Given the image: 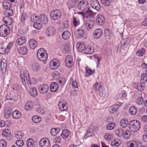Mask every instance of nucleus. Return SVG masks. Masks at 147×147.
<instances>
[{"instance_id":"f257e3e1","label":"nucleus","mask_w":147,"mask_h":147,"mask_svg":"<svg viewBox=\"0 0 147 147\" xmlns=\"http://www.w3.org/2000/svg\"><path fill=\"white\" fill-rule=\"evenodd\" d=\"M128 127L131 131L133 132H136L140 129L141 124L138 120L134 119L131 120L129 123Z\"/></svg>"},{"instance_id":"f03ea898","label":"nucleus","mask_w":147,"mask_h":147,"mask_svg":"<svg viewBox=\"0 0 147 147\" xmlns=\"http://www.w3.org/2000/svg\"><path fill=\"white\" fill-rule=\"evenodd\" d=\"M20 76L21 78L22 83L23 85L25 86L26 85V81L27 83L30 84H32L31 81L30 80L28 72L27 71H23L20 70Z\"/></svg>"},{"instance_id":"7ed1b4c3","label":"nucleus","mask_w":147,"mask_h":147,"mask_svg":"<svg viewBox=\"0 0 147 147\" xmlns=\"http://www.w3.org/2000/svg\"><path fill=\"white\" fill-rule=\"evenodd\" d=\"M2 5L3 7L5 9L6 11L5 14L9 16H12L13 14V10L10 9L11 6V3L8 1H5L3 3Z\"/></svg>"},{"instance_id":"20e7f679","label":"nucleus","mask_w":147,"mask_h":147,"mask_svg":"<svg viewBox=\"0 0 147 147\" xmlns=\"http://www.w3.org/2000/svg\"><path fill=\"white\" fill-rule=\"evenodd\" d=\"M10 28L6 25L3 24L0 27V36L2 37H5L10 33Z\"/></svg>"},{"instance_id":"39448f33","label":"nucleus","mask_w":147,"mask_h":147,"mask_svg":"<svg viewBox=\"0 0 147 147\" xmlns=\"http://www.w3.org/2000/svg\"><path fill=\"white\" fill-rule=\"evenodd\" d=\"M94 21L87 20L84 22L82 27L87 30L89 31L94 28Z\"/></svg>"},{"instance_id":"423d86ee","label":"nucleus","mask_w":147,"mask_h":147,"mask_svg":"<svg viewBox=\"0 0 147 147\" xmlns=\"http://www.w3.org/2000/svg\"><path fill=\"white\" fill-rule=\"evenodd\" d=\"M61 16V11L58 10H55L51 11L50 13L51 18L53 20H56L60 18Z\"/></svg>"},{"instance_id":"0eeeda50","label":"nucleus","mask_w":147,"mask_h":147,"mask_svg":"<svg viewBox=\"0 0 147 147\" xmlns=\"http://www.w3.org/2000/svg\"><path fill=\"white\" fill-rule=\"evenodd\" d=\"M78 5V8L82 11H84L88 7L89 4L86 0H83L80 1Z\"/></svg>"},{"instance_id":"6e6552de","label":"nucleus","mask_w":147,"mask_h":147,"mask_svg":"<svg viewBox=\"0 0 147 147\" xmlns=\"http://www.w3.org/2000/svg\"><path fill=\"white\" fill-rule=\"evenodd\" d=\"M60 63L59 60L57 59L51 60L49 63V66L51 69H57L60 66Z\"/></svg>"},{"instance_id":"1a4fd4ad","label":"nucleus","mask_w":147,"mask_h":147,"mask_svg":"<svg viewBox=\"0 0 147 147\" xmlns=\"http://www.w3.org/2000/svg\"><path fill=\"white\" fill-rule=\"evenodd\" d=\"M13 42H9L6 49L2 47L0 50V54L3 55L7 54L11 48L13 47Z\"/></svg>"},{"instance_id":"9d476101","label":"nucleus","mask_w":147,"mask_h":147,"mask_svg":"<svg viewBox=\"0 0 147 147\" xmlns=\"http://www.w3.org/2000/svg\"><path fill=\"white\" fill-rule=\"evenodd\" d=\"M90 5L93 9L97 11H99L100 9V6L99 2L97 0H92Z\"/></svg>"},{"instance_id":"9b49d317","label":"nucleus","mask_w":147,"mask_h":147,"mask_svg":"<svg viewBox=\"0 0 147 147\" xmlns=\"http://www.w3.org/2000/svg\"><path fill=\"white\" fill-rule=\"evenodd\" d=\"M105 20L104 16L102 14L97 15L96 18V23L100 25H102L104 24Z\"/></svg>"},{"instance_id":"f8f14e48","label":"nucleus","mask_w":147,"mask_h":147,"mask_svg":"<svg viewBox=\"0 0 147 147\" xmlns=\"http://www.w3.org/2000/svg\"><path fill=\"white\" fill-rule=\"evenodd\" d=\"M49 86L47 84L40 85L38 87L40 92L42 94H45L49 90Z\"/></svg>"},{"instance_id":"ddd939ff","label":"nucleus","mask_w":147,"mask_h":147,"mask_svg":"<svg viewBox=\"0 0 147 147\" xmlns=\"http://www.w3.org/2000/svg\"><path fill=\"white\" fill-rule=\"evenodd\" d=\"M102 33V31L101 29L98 28L94 31L93 37L95 39H98L101 36Z\"/></svg>"},{"instance_id":"4468645a","label":"nucleus","mask_w":147,"mask_h":147,"mask_svg":"<svg viewBox=\"0 0 147 147\" xmlns=\"http://www.w3.org/2000/svg\"><path fill=\"white\" fill-rule=\"evenodd\" d=\"M67 102L66 101L62 100L61 101L58 105L59 108L62 111H66L67 109L66 106Z\"/></svg>"},{"instance_id":"2eb2a0df","label":"nucleus","mask_w":147,"mask_h":147,"mask_svg":"<svg viewBox=\"0 0 147 147\" xmlns=\"http://www.w3.org/2000/svg\"><path fill=\"white\" fill-rule=\"evenodd\" d=\"M7 66L6 61L5 59L2 60L1 61V70L3 73H5L6 72L7 67Z\"/></svg>"},{"instance_id":"dca6fc26","label":"nucleus","mask_w":147,"mask_h":147,"mask_svg":"<svg viewBox=\"0 0 147 147\" xmlns=\"http://www.w3.org/2000/svg\"><path fill=\"white\" fill-rule=\"evenodd\" d=\"M40 21L44 24H47L48 22L47 17L44 14L40 15L39 17Z\"/></svg>"},{"instance_id":"f3484780","label":"nucleus","mask_w":147,"mask_h":147,"mask_svg":"<svg viewBox=\"0 0 147 147\" xmlns=\"http://www.w3.org/2000/svg\"><path fill=\"white\" fill-rule=\"evenodd\" d=\"M26 39L24 36H21L17 39L16 43L19 46L22 45L25 43Z\"/></svg>"},{"instance_id":"a211bd4d","label":"nucleus","mask_w":147,"mask_h":147,"mask_svg":"<svg viewBox=\"0 0 147 147\" xmlns=\"http://www.w3.org/2000/svg\"><path fill=\"white\" fill-rule=\"evenodd\" d=\"M12 110L9 107H6L4 111V117L6 119H8L9 118L11 115V113Z\"/></svg>"},{"instance_id":"6ab92c4d","label":"nucleus","mask_w":147,"mask_h":147,"mask_svg":"<svg viewBox=\"0 0 147 147\" xmlns=\"http://www.w3.org/2000/svg\"><path fill=\"white\" fill-rule=\"evenodd\" d=\"M76 35L78 38H82L84 37V32L83 30L78 29L76 32Z\"/></svg>"},{"instance_id":"aec40b11","label":"nucleus","mask_w":147,"mask_h":147,"mask_svg":"<svg viewBox=\"0 0 147 147\" xmlns=\"http://www.w3.org/2000/svg\"><path fill=\"white\" fill-rule=\"evenodd\" d=\"M134 86L135 88L139 91L144 90L145 88L144 84L143 83H138L136 84H135Z\"/></svg>"},{"instance_id":"412c9836","label":"nucleus","mask_w":147,"mask_h":147,"mask_svg":"<svg viewBox=\"0 0 147 147\" xmlns=\"http://www.w3.org/2000/svg\"><path fill=\"white\" fill-rule=\"evenodd\" d=\"M9 16L6 15L3 18V20L6 24L9 25H11L12 23L13 20L11 18L9 17Z\"/></svg>"},{"instance_id":"4be33fe9","label":"nucleus","mask_w":147,"mask_h":147,"mask_svg":"<svg viewBox=\"0 0 147 147\" xmlns=\"http://www.w3.org/2000/svg\"><path fill=\"white\" fill-rule=\"evenodd\" d=\"M55 29L53 27H50L47 28L46 33L48 36H52L55 33Z\"/></svg>"},{"instance_id":"5701e85b","label":"nucleus","mask_w":147,"mask_h":147,"mask_svg":"<svg viewBox=\"0 0 147 147\" xmlns=\"http://www.w3.org/2000/svg\"><path fill=\"white\" fill-rule=\"evenodd\" d=\"M59 88L58 84L56 82H53L51 83L50 86L51 90L53 92H56Z\"/></svg>"},{"instance_id":"b1692460","label":"nucleus","mask_w":147,"mask_h":147,"mask_svg":"<svg viewBox=\"0 0 147 147\" xmlns=\"http://www.w3.org/2000/svg\"><path fill=\"white\" fill-rule=\"evenodd\" d=\"M76 47L77 51L79 52H82L85 50V45L83 43L80 42L77 45Z\"/></svg>"},{"instance_id":"393cba45","label":"nucleus","mask_w":147,"mask_h":147,"mask_svg":"<svg viewBox=\"0 0 147 147\" xmlns=\"http://www.w3.org/2000/svg\"><path fill=\"white\" fill-rule=\"evenodd\" d=\"M29 43L30 47L32 49H35L37 46V42L36 40L34 39H32L30 40Z\"/></svg>"},{"instance_id":"a878e982","label":"nucleus","mask_w":147,"mask_h":147,"mask_svg":"<svg viewBox=\"0 0 147 147\" xmlns=\"http://www.w3.org/2000/svg\"><path fill=\"white\" fill-rule=\"evenodd\" d=\"M18 51L20 54L23 55H26L28 52L27 49L25 46L21 47L19 48Z\"/></svg>"},{"instance_id":"bb28decb","label":"nucleus","mask_w":147,"mask_h":147,"mask_svg":"<svg viewBox=\"0 0 147 147\" xmlns=\"http://www.w3.org/2000/svg\"><path fill=\"white\" fill-rule=\"evenodd\" d=\"M94 49L93 47H91L90 46L88 45L85 49L84 51L86 54H91L94 52Z\"/></svg>"},{"instance_id":"cd10ccee","label":"nucleus","mask_w":147,"mask_h":147,"mask_svg":"<svg viewBox=\"0 0 147 147\" xmlns=\"http://www.w3.org/2000/svg\"><path fill=\"white\" fill-rule=\"evenodd\" d=\"M121 144V141L119 139H113L111 143L112 146L118 147Z\"/></svg>"},{"instance_id":"c85d7f7f","label":"nucleus","mask_w":147,"mask_h":147,"mask_svg":"<svg viewBox=\"0 0 147 147\" xmlns=\"http://www.w3.org/2000/svg\"><path fill=\"white\" fill-rule=\"evenodd\" d=\"M33 106V104L31 100L28 101L25 106V109L27 110H31Z\"/></svg>"},{"instance_id":"c756f323","label":"nucleus","mask_w":147,"mask_h":147,"mask_svg":"<svg viewBox=\"0 0 147 147\" xmlns=\"http://www.w3.org/2000/svg\"><path fill=\"white\" fill-rule=\"evenodd\" d=\"M115 0H100L101 3L104 5L107 6L110 5L111 3L114 2Z\"/></svg>"},{"instance_id":"7c9ffc66","label":"nucleus","mask_w":147,"mask_h":147,"mask_svg":"<svg viewBox=\"0 0 147 147\" xmlns=\"http://www.w3.org/2000/svg\"><path fill=\"white\" fill-rule=\"evenodd\" d=\"M129 111L131 115H134L137 112V109L134 106H132L129 108Z\"/></svg>"},{"instance_id":"2f4dec72","label":"nucleus","mask_w":147,"mask_h":147,"mask_svg":"<svg viewBox=\"0 0 147 147\" xmlns=\"http://www.w3.org/2000/svg\"><path fill=\"white\" fill-rule=\"evenodd\" d=\"M129 124L128 120L127 119H122L120 122L121 126L123 128L126 127L128 125H129Z\"/></svg>"},{"instance_id":"473e14b6","label":"nucleus","mask_w":147,"mask_h":147,"mask_svg":"<svg viewBox=\"0 0 147 147\" xmlns=\"http://www.w3.org/2000/svg\"><path fill=\"white\" fill-rule=\"evenodd\" d=\"M12 116L14 119H19L21 117V113L18 111H15L12 113Z\"/></svg>"},{"instance_id":"72a5a7b5","label":"nucleus","mask_w":147,"mask_h":147,"mask_svg":"<svg viewBox=\"0 0 147 147\" xmlns=\"http://www.w3.org/2000/svg\"><path fill=\"white\" fill-rule=\"evenodd\" d=\"M29 92L31 95L33 97L36 96L38 94L36 88L35 87L30 88Z\"/></svg>"},{"instance_id":"f704fd0d","label":"nucleus","mask_w":147,"mask_h":147,"mask_svg":"<svg viewBox=\"0 0 147 147\" xmlns=\"http://www.w3.org/2000/svg\"><path fill=\"white\" fill-rule=\"evenodd\" d=\"M52 76L54 79L57 80L60 78V74L58 71H55L52 73Z\"/></svg>"},{"instance_id":"c9c22d12","label":"nucleus","mask_w":147,"mask_h":147,"mask_svg":"<svg viewBox=\"0 0 147 147\" xmlns=\"http://www.w3.org/2000/svg\"><path fill=\"white\" fill-rule=\"evenodd\" d=\"M60 131V129L59 128H52L51 131V133L52 136H56Z\"/></svg>"},{"instance_id":"e433bc0d","label":"nucleus","mask_w":147,"mask_h":147,"mask_svg":"<svg viewBox=\"0 0 147 147\" xmlns=\"http://www.w3.org/2000/svg\"><path fill=\"white\" fill-rule=\"evenodd\" d=\"M71 34L69 32L67 31H65L62 34V37L63 39L65 40L68 39L70 37Z\"/></svg>"},{"instance_id":"4c0bfd02","label":"nucleus","mask_w":147,"mask_h":147,"mask_svg":"<svg viewBox=\"0 0 147 147\" xmlns=\"http://www.w3.org/2000/svg\"><path fill=\"white\" fill-rule=\"evenodd\" d=\"M32 120L33 121L36 123H40L42 120L41 117L38 115L33 116L32 118Z\"/></svg>"},{"instance_id":"58836bf2","label":"nucleus","mask_w":147,"mask_h":147,"mask_svg":"<svg viewBox=\"0 0 147 147\" xmlns=\"http://www.w3.org/2000/svg\"><path fill=\"white\" fill-rule=\"evenodd\" d=\"M47 55L46 51L43 48H40L38 51L37 55Z\"/></svg>"},{"instance_id":"ea45409f","label":"nucleus","mask_w":147,"mask_h":147,"mask_svg":"<svg viewBox=\"0 0 147 147\" xmlns=\"http://www.w3.org/2000/svg\"><path fill=\"white\" fill-rule=\"evenodd\" d=\"M143 102L144 100L141 94H139L138 97L136 101L137 104L138 105H140L143 103Z\"/></svg>"},{"instance_id":"a19ab883","label":"nucleus","mask_w":147,"mask_h":147,"mask_svg":"<svg viewBox=\"0 0 147 147\" xmlns=\"http://www.w3.org/2000/svg\"><path fill=\"white\" fill-rule=\"evenodd\" d=\"M24 136L22 131H19L16 132L15 134V137L17 138L21 139Z\"/></svg>"},{"instance_id":"79ce46f5","label":"nucleus","mask_w":147,"mask_h":147,"mask_svg":"<svg viewBox=\"0 0 147 147\" xmlns=\"http://www.w3.org/2000/svg\"><path fill=\"white\" fill-rule=\"evenodd\" d=\"M93 88L94 90H98L100 92V90L102 89V86L100 82H96L93 85Z\"/></svg>"},{"instance_id":"37998d69","label":"nucleus","mask_w":147,"mask_h":147,"mask_svg":"<svg viewBox=\"0 0 147 147\" xmlns=\"http://www.w3.org/2000/svg\"><path fill=\"white\" fill-rule=\"evenodd\" d=\"M119 107L118 105L112 106L109 108V111L112 113H114L116 111Z\"/></svg>"},{"instance_id":"c03bdc74","label":"nucleus","mask_w":147,"mask_h":147,"mask_svg":"<svg viewBox=\"0 0 147 147\" xmlns=\"http://www.w3.org/2000/svg\"><path fill=\"white\" fill-rule=\"evenodd\" d=\"M105 36L106 38L109 39L111 38V34L109 30L108 29H105L104 31Z\"/></svg>"},{"instance_id":"a18cd8bd","label":"nucleus","mask_w":147,"mask_h":147,"mask_svg":"<svg viewBox=\"0 0 147 147\" xmlns=\"http://www.w3.org/2000/svg\"><path fill=\"white\" fill-rule=\"evenodd\" d=\"M28 18V14L26 13H23L21 16V22L24 24L26 20Z\"/></svg>"},{"instance_id":"49530a36","label":"nucleus","mask_w":147,"mask_h":147,"mask_svg":"<svg viewBox=\"0 0 147 147\" xmlns=\"http://www.w3.org/2000/svg\"><path fill=\"white\" fill-rule=\"evenodd\" d=\"M131 133L130 131L127 130L123 133V136L125 139L129 138L131 136Z\"/></svg>"},{"instance_id":"de8ad7c7","label":"nucleus","mask_w":147,"mask_h":147,"mask_svg":"<svg viewBox=\"0 0 147 147\" xmlns=\"http://www.w3.org/2000/svg\"><path fill=\"white\" fill-rule=\"evenodd\" d=\"M85 18H90L92 17L93 15V13L91 10L88 9L85 12Z\"/></svg>"},{"instance_id":"09e8293b","label":"nucleus","mask_w":147,"mask_h":147,"mask_svg":"<svg viewBox=\"0 0 147 147\" xmlns=\"http://www.w3.org/2000/svg\"><path fill=\"white\" fill-rule=\"evenodd\" d=\"M10 134V131L9 129H5L2 131V135L5 137H7L9 136Z\"/></svg>"},{"instance_id":"8fccbe9b","label":"nucleus","mask_w":147,"mask_h":147,"mask_svg":"<svg viewBox=\"0 0 147 147\" xmlns=\"http://www.w3.org/2000/svg\"><path fill=\"white\" fill-rule=\"evenodd\" d=\"M127 96V94L125 92L123 93H121L117 95L115 97V99L119 100L121 99L123 97H125Z\"/></svg>"},{"instance_id":"3c124183","label":"nucleus","mask_w":147,"mask_h":147,"mask_svg":"<svg viewBox=\"0 0 147 147\" xmlns=\"http://www.w3.org/2000/svg\"><path fill=\"white\" fill-rule=\"evenodd\" d=\"M141 81L142 82L144 83L147 81V74L145 73L142 74L141 76Z\"/></svg>"},{"instance_id":"603ef678","label":"nucleus","mask_w":147,"mask_h":147,"mask_svg":"<svg viewBox=\"0 0 147 147\" xmlns=\"http://www.w3.org/2000/svg\"><path fill=\"white\" fill-rule=\"evenodd\" d=\"M123 131L122 129H117L115 131V134L118 137H121L123 136Z\"/></svg>"},{"instance_id":"864d4df0","label":"nucleus","mask_w":147,"mask_h":147,"mask_svg":"<svg viewBox=\"0 0 147 147\" xmlns=\"http://www.w3.org/2000/svg\"><path fill=\"white\" fill-rule=\"evenodd\" d=\"M72 22L73 24L75 27L78 26L80 24V22L79 20L76 18L74 16L73 17Z\"/></svg>"},{"instance_id":"5fc2aeb1","label":"nucleus","mask_w":147,"mask_h":147,"mask_svg":"<svg viewBox=\"0 0 147 147\" xmlns=\"http://www.w3.org/2000/svg\"><path fill=\"white\" fill-rule=\"evenodd\" d=\"M32 69L35 71H38L40 68L39 65L37 63H35L33 64L32 65Z\"/></svg>"},{"instance_id":"6e6d98bb","label":"nucleus","mask_w":147,"mask_h":147,"mask_svg":"<svg viewBox=\"0 0 147 147\" xmlns=\"http://www.w3.org/2000/svg\"><path fill=\"white\" fill-rule=\"evenodd\" d=\"M69 134V132L67 130H63V132L61 134V136L63 138H66L68 137Z\"/></svg>"},{"instance_id":"4d7b16f0","label":"nucleus","mask_w":147,"mask_h":147,"mask_svg":"<svg viewBox=\"0 0 147 147\" xmlns=\"http://www.w3.org/2000/svg\"><path fill=\"white\" fill-rule=\"evenodd\" d=\"M115 126V124L113 123H110L108 124L107 129L108 130H111L113 129Z\"/></svg>"},{"instance_id":"13d9d810","label":"nucleus","mask_w":147,"mask_h":147,"mask_svg":"<svg viewBox=\"0 0 147 147\" xmlns=\"http://www.w3.org/2000/svg\"><path fill=\"white\" fill-rule=\"evenodd\" d=\"M33 139H29L26 142L27 146L28 147H33L34 144V142Z\"/></svg>"},{"instance_id":"bf43d9fd","label":"nucleus","mask_w":147,"mask_h":147,"mask_svg":"<svg viewBox=\"0 0 147 147\" xmlns=\"http://www.w3.org/2000/svg\"><path fill=\"white\" fill-rule=\"evenodd\" d=\"M39 18L36 16L32 15L30 17V20L31 21L33 22L34 23L37 22L38 21Z\"/></svg>"},{"instance_id":"052dcab7","label":"nucleus","mask_w":147,"mask_h":147,"mask_svg":"<svg viewBox=\"0 0 147 147\" xmlns=\"http://www.w3.org/2000/svg\"><path fill=\"white\" fill-rule=\"evenodd\" d=\"M48 56H37V57L40 61H46L48 58Z\"/></svg>"},{"instance_id":"680f3d73","label":"nucleus","mask_w":147,"mask_h":147,"mask_svg":"<svg viewBox=\"0 0 147 147\" xmlns=\"http://www.w3.org/2000/svg\"><path fill=\"white\" fill-rule=\"evenodd\" d=\"M104 138L105 140L109 141H111L112 139L113 136L111 134L107 133L105 135Z\"/></svg>"},{"instance_id":"e2e57ef3","label":"nucleus","mask_w":147,"mask_h":147,"mask_svg":"<svg viewBox=\"0 0 147 147\" xmlns=\"http://www.w3.org/2000/svg\"><path fill=\"white\" fill-rule=\"evenodd\" d=\"M85 69L86 73V75L88 74V76H90L95 71V70L92 71V70H90L88 67H86Z\"/></svg>"},{"instance_id":"0e129e2a","label":"nucleus","mask_w":147,"mask_h":147,"mask_svg":"<svg viewBox=\"0 0 147 147\" xmlns=\"http://www.w3.org/2000/svg\"><path fill=\"white\" fill-rule=\"evenodd\" d=\"M127 144L128 147H137V143L134 141L128 142Z\"/></svg>"},{"instance_id":"69168bd1","label":"nucleus","mask_w":147,"mask_h":147,"mask_svg":"<svg viewBox=\"0 0 147 147\" xmlns=\"http://www.w3.org/2000/svg\"><path fill=\"white\" fill-rule=\"evenodd\" d=\"M146 52L145 50L143 48H142L141 49L138 50L136 52V54L137 55H143L145 54Z\"/></svg>"},{"instance_id":"338daca9","label":"nucleus","mask_w":147,"mask_h":147,"mask_svg":"<svg viewBox=\"0 0 147 147\" xmlns=\"http://www.w3.org/2000/svg\"><path fill=\"white\" fill-rule=\"evenodd\" d=\"M93 133L92 130L90 129H88L87 130V133L86 135L84 136V137L86 136V137H91L92 136Z\"/></svg>"},{"instance_id":"774afa93","label":"nucleus","mask_w":147,"mask_h":147,"mask_svg":"<svg viewBox=\"0 0 147 147\" xmlns=\"http://www.w3.org/2000/svg\"><path fill=\"white\" fill-rule=\"evenodd\" d=\"M44 141V140H43V139H42L40 140L39 144L40 146L41 147H51L50 144H48L47 145H45L44 144L43 142Z\"/></svg>"}]
</instances>
